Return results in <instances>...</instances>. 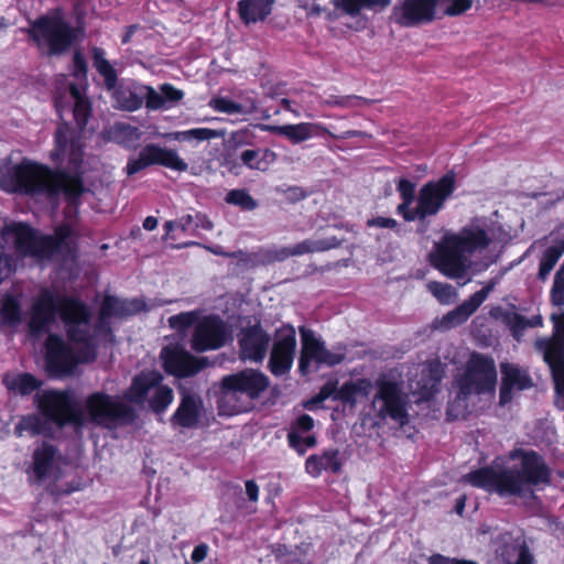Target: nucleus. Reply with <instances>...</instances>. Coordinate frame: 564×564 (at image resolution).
I'll return each mask as SVG.
<instances>
[{
  "label": "nucleus",
  "instance_id": "1",
  "mask_svg": "<svg viewBox=\"0 0 564 564\" xmlns=\"http://www.w3.org/2000/svg\"><path fill=\"white\" fill-rule=\"evenodd\" d=\"M511 460H519L510 468L479 467L465 475V481L501 498H535V490L552 482V469L542 454L534 449L516 447L509 452Z\"/></svg>",
  "mask_w": 564,
  "mask_h": 564
},
{
  "label": "nucleus",
  "instance_id": "2",
  "mask_svg": "<svg viewBox=\"0 0 564 564\" xmlns=\"http://www.w3.org/2000/svg\"><path fill=\"white\" fill-rule=\"evenodd\" d=\"M70 144L74 155L76 150H82L85 143ZM0 188L9 194L45 195L50 200H56L63 194L69 207H77L82 196L90 191L85 186L83 174L78 172L74 156L73 174L66 170H53L45 164L23 159L0 177Z\"/></svg>",
  "mask_w": 564,
  "mask_h": 564
},
{
  "label": "nucleus",
  "instance_id": "3",
  "mask_svg": "<svg viewBox=\"0 0 564 564\" xmlns=\"http://www.w3.org/2000/svg\"><path fill=\"white\" fill-rule=\"evenodd\" d=\"M73 76L76 83L61 76L55 91V107L62 123L55 131V141H75L86 138L85 129L91 113V104L86 95L87 65L77 52L73 59Z\"/></svg>",
  "mask_w": 564,
  "mask_h": 564
},
{
  "label": "nucleus",
  "instance_id": "4",
  "mask_svg": "<svg viewBox=\"0 0 564 564\" xmlns=\"http://www.w3.org/2000/svg\"><path fill=\"white\" fill-rule=\"evenodd\" d=\"M56 316L61 318L65 327L68 340H83V332H79V324H90L91 312L88 305L78 296L56 294L47 289L41 291L31 306L29 329L33 335H39L48 329L55 322Z\"/></svg>",
  "mask_w": 564,
  "mask_h": 564
},
{
  "label": "nucleus",
  "instance_id": "5",
  "mask_svg": "<svg viewBox=\"0 0 564 564\" xmlns=\"http://www.w3.org/2000/svg\"><path fill=\"white\" fill-rule=\"evenodd\" d=\"M455 189V174L447 172L438 180L425 183L419 191L416 206L411 207L415 200V184L402 177L397 183L401 203L395 212L406 223L417 221V232L425 234L430 225L427 218L437 215L444 208Z\"/></svg>",
  "mask_w": 564,
  "mask_h": 564
},
{
  "label": "nucleus",
  "instance_id": "6",
  "mask_svg": "<svg viewBox=\"0 0 564 564\" xmlns=\"http://www.w3.org/2000/svg\"><path fill=\"white\" fill-rule=\"evenodd\" d=\"M83 340H68L79 345L75 352L59 335L50 334L45 340V367L52 377H67L74 375L79 364H91L98 357V341L91 333L90 324H79Z\"/></svg>",
  "mask_w": 564,
  "mask_h": 564
},
{
  "label": "nucleus",
  "instance_id": "7",
  "mask_svg": "<svg viewBox=\"0 0 564 564\" xmlns=\"http://www.w3.org/2000/svg\"><path fill=\"white\" fill-rule=\"evenodd\" d=\"M7 232L14 236V248L21 256L37 259H52L55 254L68 249V239L73 236V227L63 223L53 235H40L26 223H12L7 226Z\"/></svg>",
  "mask_w": 564,
  "mask_h": 564
},
{
  "label": "nucleus",
  "instance_id": "8",
  "mask_svg": "<svg viewBox=\"0 0 564 564\" xmlns=\"http://www.w3.org/2000/svg\"><path fill=\"white\" fill-rule=\"evenodd\" d=\"M270 386L269 377L259 369L245 368L235 373L224 376L219 383V410L220 413L234 414L241 411L239 405L229 410L224 409V403L240 395L249 400L259 399Z\"/></svg>",
  "mask_w": 564,
  "mask_h": 564
},
{
  "label": "nucleus",
  "instance_id": "9",
  "mask_svg": "<svg viewBox=\"0 0 564 564\" xmlns=\"http://www.w3.org/2000/svg\"><path fill=\"white\" fill-rule=\"evenodd\" d=\"M85 411L93 424L108 429L119 424H133L139 416L132 405L101 391L93 392L86 398Z\"/></svg>",
  "mask_w": 564,
  "mask_h": 564
},
{
  "label": "nucleus",
  "instance_id": "10",
  "mask_svg": "<svg viewBox=\"0 0 564 564\" xmlns=\"http://www.w3.org/2000/svg\"><path fill=\"white\" fill-rule=\"evenodd\" d=\"M35 403L42 415L59 427L67 424L82 426L85 423L83 410L68 391L46 390L36 394Z\"/></svg>",
  "mask_w": 564,
  "mask_h": 564
},
{
  "label": "nucleus",
  "instance_id": "11",
  "mask_svg": "<svg viewBox=\"0 0 564 564\" xmlns=\"http://www.w3.org/2000/svg\"><path fill=\"white\" fill-rule=\"evenodd\" d=\"M459 394H484L494 392L497 384V369L491 357L473 352L465 372L457 379Z\"/></svg>",
  "mask_w": 564,
  "mask_h": 564
},
{
  "label": "nucleus",
  "instance_id": "12",
  "mask_svg": "<svg viewBox=\"0 0 564 564\" xmlns=\"http://www.w3.org/2000/svg\"><path fill=\"white\" fill-rule=\"evenodd\" d=\"M29 34L36 45L48 54H58L72 43V29L59 12H53L33 22Z\"/></svg>",
  "mask_w": 564,
  "mask_h": 564
},
{
  "label": "nucleus",
  "instance_id": "13",
  "mask_svg": "<svg viewBox=\"0 0 564 564\" xmlns=\"http://www.w3.org/2000/svg\"><path fill=\"white\" fill-rule=\"evenodd\" d=\"M377 389L373 397V403L380 402L377 416L381 420L387 417L405 424L408 422V394L403 391L402 383L380 375L376 381Z\"/></svg>",
  "mask_w": 564,
  "mask_h": 564
},
{
  "label": "nucleus",
  "instance_id": "14",
  "mask_svg": "<svg viewBox=\"0 0 564 564\" xmlns=\"http://www.w3.org/2000/svg\"><path fill=\"white\" fill-rule=\"evenodd\" d=\"M491 564H534L527 538L523 533L499 532L491 540Z\"/></svg>",
  "mask_w": 564,
  "mask_h": 564
},
{
  "label": "nucleus",
  "instance_id": "15",
  "mask_svg": "<svg viewBox=\"0 0 564 564\" xmlns=\"http://www.w3.org/2000/svg\"><path fill=\"white\" fill-rule=\"evenodd\" d=\"M430 262L451 279L463 278L469 267L465 252L452 234L443 236L442 240L435 245V250L430 254Z\"/></svg>",
  "mask_w": 564,
  "mask_h": 564
},
{
  "label": "nucleus",
  "instance_id": "16",
  "mask_svg": "<svg viewBox=\"0 0 564 564\" xmlns=\"http://www.w3.org/2000/svg\"><path fill=\"white\" fill-rule=\"evenodd\" d=\"M151 165H161L177 172H184L188 167L175 150L148 143L137 158H129L124 171L127 175L132 176Z\"/></svg>",
  "mask_w": 564,
  "mask_h": 564
},
{
  "label": "nucleus",
  "instance_id": "17",
  "mask_svg": "<svg viewBox=\"0 0 564 564\" xmlns=\"http://www.w3.org/2000/svg\"><path fill=\"white\" fill-rule=\"evenodd\" d=\"M296 350V332L292 325L275 329L268 362V369L274 377H282L292 369Z\"/></svg>",
  "mask_w": 564,
  "mask_h": 564
},
{
  "label": "nucleus",
  "instance_id": "18",
  "mask_svg": "<svg viewBox=\"0 0 564 564\" xmlns=\"http://www.w3.org/2000/svg\"><path fill=\"white\" fill-rule=\"evenodd\" d=\"M161 359L164 371L180 379L196 376L209 366L207 357L194 356L180 345L164 347Z\"/></svg>",
  "mask_w": 564,
  "mask_h": 564
},
{
  "label": "nucleus",
  "instance_id": "19",
  "mask_svg": "<svg viewBox=\"0 0 564 564\" xmlns=\"http://www.w3.org/2000/svg\"><path fill=\"white\" fill-rule=\"evenodd\" d=\"M230 337V332L220 316H205L195 327L191 346L196 352L217 350L224 347Z\"/></svg>",
  "mask_w": 564,
  "mask_h": 564
},
{
  "label": "nucleus",
  "instance_id": "20",
  "mask_svg": "<svg viewBox=\"0 0 564 564\" xmlns=\"http://www.w3.org/2000/svg\"><path fill=\"white\" fill-rule=\"evenodd\" d=\"M237 338L238 354L241 361L261 364L264 360L271 343V336L262 327L260 321L241 327Z\"/></svg>",
  "mask_w": 564,
  "mask_h": 564
},
{
  "label": "nucleus",
  "instance_id": "21",
  "mask_svg": "<svg viewBox=\"0 0 564 564\" xmlns=\"http://www.w3.org/2000/svg\"><path fill=\"white\" fill-rule=\"evenodd\" d=\"M437 0H399L393 7L391 20L405 28L431 22L436 12Z\"/></svg>",
  "mask_w": 564,
  "mask_h": 564
},
{
  "label": "nucleus",
  "instance_id": "22",
  "mask_svg": "<svg viewBox=\"0 0 564 564\" xmlns=\"http://www.w3.org/2000/svg\"><path fill=\"white\" fill-rule=\"evenodd\" d=\"M279 134L292 141H305L307 139H351L365 138L358 130L332 131L318 123H299L278 128Z\"/></svg>",
  "mask_w": 564,
  "mask_h": 564
},
{
  "label": "nucleus",
  "instance_id": "23",
  "mask_svg": "<svg viewBox=\"0 0 564 564\" xmlns=\"http://www.w3.org/2000/svg\"><path fill=\"white\" fill-rule=\"evenodd\" d=\"M501 383L499 390V404L505 406L513 399V391H523L533 387V380L527 370L510 362L500 364Z\"/></svg>",
  "mask_w": 564,
  "mask_h": 564
},
{
  "label": "nucleus",
  "instance_id": "24",
  "mask_svg": "<svg viewBox=\"0 0 564 564\" xmlns=\"http://www.w3.org/2000/svg\"><path fill=\"white\" fill-rule=\"evenodd\" d=\"M163 382V376L158 370H141L132 377L130 386L123 391L122 400L127 404L143 406L150 392Z\"/></svg>",
  "mask_w": 564,
  "mask_h": 564
},
{
  "label": "nucleus",
  "instance_id": "25",
  "mask_svg": "<svg viewBox=\"0 0 564 564\" xmlns=\"http://www.w3.org/2000/svg\"><path fill=\"white\" fill-rule=\"evenodd\" d=\"M203 400L195 393L184 391L175 412L170 417L174 429H197L202 417Z\"/></svg>",
  "mask_w": 564,
  "mask_h": 564
},
{
  "label": "nucleus",
  "instance_id": "26",
  "mask_svg": "<svg viewBox=\"0 0 564 564\" xmlns=\"http://www.w3.org/2000/svg\"><path fill=\"white\" fill-rule=\"evenodd\" d=\"M334 248L327 240L305 239L292 247H282L279 249H261V264L282 262L290 257L302 256L305 253L323 252Z\"/></svg>",
  "mask_w": 564,
  "mask_h": 564
},
{
  "label": "nucleus",
  "instance_id": "27",
  "mask_svg": "<svg viewBox=\"0 0 564 564\" xmlns=\"http://www.w3.org/2000/svg\"><path fill=\"white\" fill-rule=\"evenodd\" d=\"M100 310L102 318H126L147 311V304L141 299L121 300L115 295L107 294L100 304Z\"/></svg>",
  "mask_w": 564,
  "mask_h": 564
},
{
  "label": "nucleus",
  "instance_id": "28",
  "mask_svg": "<svg viewBox=\"0 0 564 564\" xmlns=\"http://www.w3.org/2000/svg\"><path fill=\"white\" fill-rule=\"evenodd\" d=\"M538 349L543 352V359L550 367L553 382L564 377V338L554 336L538 341Z\"/></svg>",
  "mask_w": 564,
  "mask_h": 564
},
{
  "label": "nucleus",
  "instance_id": "29",
  "mask_svg": "<svg viewBox=\"0 0 564 564\" xmlns=\"http://www.w3.org/2000/svg\"><path fill=\"white\" fill-rule=\"evenodd\" d=\"M495 283L489 282L481 290L475 292L460 305L448 312L444 316V322L451 325H459L465 323L486 301L489 293L494 290Z\"/></svg>",
  "mask_w": 564,
  "mask_h": 564
},
{
  "label": "nucleus",
  "instance_id": "30",
  "mask_svg": "<svg viewBox=\"0 0 564 564\" xmlns=\"http://www.w3.org/2000/svg\"><path fill=\"white\" fill-rule=\"evenodd\" d=\"M142 102L151 110L167 109L183 98V91L176 89L170 84L160 86V90H155L150 86L141 85Z\"/></svg>",
  "mask_w": 564,
  "mask_h": 564
},
{
  "label": "nucleus",
  "instance_id": "31",
  "mask_svg": "<svg viewBox=\"0 0 564 564\" xmlns=\"http://www.w3.org/2000/svg\"><path fill=\"white\" fill-rule=\"evenodd\" d=\"M343 462L337 448L325 449L321 455L313 454L305 460V469L312 477H319L323 471L339 474Z\"/></svg>",
  "mask_w": 564,
  "mask_h": 564
},
{
  "label": "nucleus",
  "instance_id": "32",
  "mask_svg": "<svg viewBox=\"0 0 564 564\" xmlns=\"http://www.w3.org/2000/svg\"><path fill=\"white\" fill-rule=\"evenodd\" d=\"M116 107L134 111L142 106L141 85L132 82H120L119 85L110 91Z\"/></svg>",
  "mask_w": 564,
  "mask_h": 564
},
{
  "label": "nucleus",
  "instance_id": "33",
  "mask_svg": "<svg viewBox=\"0 0 564 564\" xmlns=\"http://www.w3.org/2000/svg\"><path fill=\"white\" fill-rule=\"evenodd\" d=\"M2 384L9 392L26 397L39 390L43 382L30 372H19L15 375L7 372L2 376Z\"/></svg>",
  "mask_w": 564,
  "mask_h": 564
},
{
  "label": "nucleus",
  "instance_id": "34",
  "mask_svg": "<svg viewBox=\"0 0 564 564\" xmlns=\"http://www.w3.org/2000/svg\"><path fill=\"white\" fill-rule=\"evenodd\" d=\"M452 235L465 253H473L478 249H486L491 243V238L488 232L480 227H464L459 234Z\"/></svg>",
  "mask_w": 564,
  "mask_h": 564
},
{
  "label": "nucleus",
  "instance_id": "35",
  "mask_svg": "<svg viewBox=\"0 0 564 564\" xmlns=\"http://www.w3.org/2000/svg\"><path fill=\"white\" fill-rule=\"evenodd\" d=\"M302 349L299 358V371L302 376L311 372V362H317L324 343L310 330L301 328Z\"/></svg>",
  "mask_w": 564,
  "mask_h": 564
},
{
  "label": "nucleus",
  "instance_id": "36",
  "mask_svg": "<svg viewBox=\"0 0 564 564\" xmlns=\"http://www.w3.org/2000/svg\"><path fill=\"white\" fill-rule=\"evenodd\" d=\"M274 0H239L237 9L245 24L263 21L272 11Z\"/></svg>",
  "mask_w": 564,
  "mask_h": 564
},
{
  "label": "nucleus",
  "instance_id": "37",
  "mask_svg": "<svg viewBox=\"0 0 564 564\" xmlns=\"http://www.w3.org/2000/svg\"><path fill=\"white\" fill-rule=\"evenodd\" d=\"M56 447L47 442H43L41 446L33 452V473L37 480L45 479L53 469Z\"/></svg>",
  "mask_w": 564,
  "mask_h": 564
},
{
  "label": "nucleus",
  "instance_id": "38",
  "mask_svg": "<svg viewBox=\"0 0 564 564\" xmlns=\"http://www.w3.org/2000/svg\"><path fill=\"white\" fill-rule=\"evenodd\" d=\"M91 54L94 67L104 78V85L110 93L119 85L117 72L111 63L106 58V52L102 48L94 47Z\"/></svg>",
  "mask_w": 564,
  "mask_h": 564
},
{
  "label": "nucleus",
  "instance_id": "39",
  "mask_svg": "<svg viewBox=\"0 0 564 564\" xmlns=\"http://www.w3.org/2000/svg\"><path fill=\"white\" fill-rule=\"evenodd\" d=\"M169 141H208L210 139H226L224 129L196 128L180 132L164 134Z\"/></svg>",
  "mask_w": 564,
  "mask_h": 564
},
{
  "label": "nucleus",
  "instance_id": "40",
  "mask_svg": "<svg viewBox=\"0 0 564 564\" xmlns=\"http://www.w3.org/2000/svg\"><path fill=\"white\" fill-rule=\"evenodd\" d=\"M1 323L9 327L18 326L22 321L21 304L13 295H6L0 305Z\"/></svg>",
  "mask_w": 564,
  "mask_h": 564
},
{
  "label": "nucleus",
  "instance_id": "41",
  "mask_svg": "<svg viewBox=\"0 0 564 564\" xmlns=\"http://www.w3.org/2000/svg\"><path fill=\"white\" fill-rule=\"evenodd\" d=\"M153 390V395L148 400L149 408L155 414H162L166 411V409L172 404L174 400L173 389L161 382Z\"/></svg>",
  "mask_w": 564,
  "mask_h": 564
},
{
  "label": "nucleus",
  "instance_id": "42",
  "mask_svg": "<svg viewBox=\"0 0 564 564\" xmlns=\"http://www.w3.org/2000/svg\"><path fill=\"white\" fill-rule=\"evenodd\" d=\"M225 200L227 204L238 206L246 212L254 210L258 207V202L245 188L229 191Z\"/></svg>",
  "mask_w": 564,
  "mask_h": 564
},
{
  "label": "nucleus",
  "instance_id": "43",
  "mask_svg": "<svg viewBox=\"0 0 564 564\" xmlns=\"http://www.w3.org/2000/svg\"><path fill=\"white\" fill-rule=\"evenodd\" d=\"M562 256V250H560L554 243L547 247L540 260L538 272L539 279H546Z\"/></svg>",
  "mask_w": 564,
  "mask_h": 564
},
{
  "label": "nucleus",
  "instance_id": "44",
  "mask_svg": "<svg viewBox=\"0 0 564 564\" xmlns=\"http://www.w3.org/2000/svg\"><path fill=\"white\" fill-rule=\"evenodd\" d=\"M212 105L216 110L227 113H249L256 109L253 100H248L247 105L243 106L228 98H215L213 99Z\"/></svg>",
  "mask_w": 564,
  "mask_h": 564
},
{
  "label": "nucleus",
  "instance_id": "45",
  "mask_svg": "<svg viewBox=\"0 0 564 564\" xmlns=\"http://www.w3.org/2000/svg\"><path fill=\"white\" fill-rule=\"evenodd\" d=\"M43 422L36 414H29L23 416L14 427V434L18 437L23 435V432H29L32 436L40 435L43 432Z\"/></svg>",
  "mask_w": 564,
  "mask_h": 564
},
{
  "label": "nucleus",
  "instance_id": "46",
  "mask_svg": "<svg viewBox=\"0 0 564 564\" xmlns=\"http://www.w3.org/2000/svg\"><path fill=\"white\" fill-rule=\"evenodd\" d=\"M289 446L294 449L299 455H304L307 448H312L316 445L317 441L314 435L303 437L297 431L291 430L288 433Z\"/></svg>",
  "mask_w": 564,
  "mask_h": 564
},
{
  "label": "nucleus",
  "instance_id": "47",
  "mask_svg": "<svg viewBox=\"0 0 564 564\" xmlns=\"http://www.w3.org/2000/svg\"><path fill=\"white\" fill-rule=\"evenodd\" d=\"M475 0H437L440 7L447 15H459L469 10Z\"/></svg>",
  "mask_w": 564,
  "mask_h": 564
},
{
  "label": "nucleus",
  "instance_id": "48",
  "mask_svg": "<svg viewBox=\"0 0 564 564\" xmlns=\"http://www.w3.org/2000/svg\"><path fill=\"white\" fill-rule=\"evenodd\" d=\"M345 357H346V347L345 346L340 347L339 351L333 352L329 349H327L324 344L316 364L318 366L325 365L327 367H334L336 365L341 364L344 361Z\"/></svg>",
  "mask_w": 564,
  "mask_h": 564
},
{
  "label": "nucleus",
  "instance_id": "49",
  "mask_svg": "<svg viewBox=\"0 0 564 564\" xmlns=\"http://www.w3.org/2000/svg\"><path fill=\"white\" fill-rule=\"evenodd\" d=\"M551 300L557 306L564 305V262L555 274L551 290Z\"/></svg>",
  "mask_w": 564,
  "mask_h": 564
},
{
  "label": "nucleus",
  "instance_id": "50",
  "mask_svg": "<svg viewBox=\"0 0 564 564\" xmlns=\"http://www.w3.org/2000/svg\"><path fill=\"white\" fill-rule=\"evenodd\" d=\"M356 398L357 394L352 381H347L343 383V386L339 389L336 388L334 400H339L345 404L355 406L357 402Z\"/></svg>",
  "mask_w": 564,
  "mask_h": 564
},
{
  "label": "nucleus",
  "instance_id": "51",
  "mask_svg": "<svg viewBox=\"0 0 564 564\" xmlns=\"http://www.w3.org/2000/svg\"><path fill=\"white\" fill-rule=\"evenodd\" d=\"M325 105L341 107V108H352L358 107L362 102L361 98L356 96H335L330 95L324 101Z\"/></svg>",
  "mask_w": 564,
  "mask_h": 564
},
{
  "label": "nucleus",
  "instance_id": "52",
  "mask_svg": "<svg viewBox=\"0 0 564 564\" xmlns=\"http://www.w3.org/2000/svg\"><path fill=\"white\" fill-rule=\"evenodd\" d=\"M230 259H236L238 263L245 265L256 267L261 264V250L259 252L231 251Z\"/></svg>",
  "mask_w": 564,
  "mask_h": 564
},
{
  "label": "nucleus",
  "instance_id": "53",
  "mask_svg": "<svg viewBox=\"0 0 564 564\" xmlns=\"http://www.w3.org/2000/svg\"><path fill=\"white\" fill-rule=\"evenodd\" d=\"M113 130L116 138L121 139L120 141H133L134 139L140 138L138 129L126 122H116Z\"/></svg>",
  "mask_w": 564,
  "mask_h": 564
},
{
  "label": "nucleus",
  "instance_id": "54",
  "mask_svg": "<svg viewBox=\"0 0 564 564\" xmlns=\"http://www.w3.org/2000/svg\"><path fill=\"white\" fill-rule=\"evenodd\" d=\"M260 155V150H246L241 153L240 159L248 167L264 171L265 164L262 163Z\"/></svg>",
  "mask_w": 564,
  "mask_h": 564
},
{
  "label": "nucleus",
  "instance_id": "55",
  "mask_svg": "<svg viewBox=\"0 0 564 564\" xmlns=\"http://www.w3.org/2000/svg\"><path fill=\"white\" fill-rule=\"evenodd\" d=\"M364 0H334L336 9L349 15H356L364 9Z\"/></svg>",
  "mask_w": 564,
  "mask_h": 564
},
{
  "label": "nucleus",
  "instance_id": "56",
  "mask_svg": "<svg viewBox=\"0 0 564 564\" xmlns=\"http://www.w3.org/2000/svg\"><path fill=\"white\" fill-rule=\"evenodd\" d=\"M430 290L433 295L442 302L448 301L453 294V286L442 282H432L430 284Z\"/></svg>",
  "mask_w": 564,
  "mask_h": 564
},
{
  "label": "nucleus",
  "instance_id": "57",
  "mask_svg": "<svg viewBox=\"0 0 564 564\" xmlns=\"http://www.w3.org/2000/svg\"><path fill=\"white\" fill-rule=\"evenodd\" d=\"M169 323L170 326L173 328H187L193 323V313H181L177 315H173L170 317Z\"/></svg>",
  "mask_w": 564,
  "mask_h": 564
},
{
  "label": "nucleus",
  "instance_id": "58",
  "mask_svg": "<svg viewBox=\"0 0 564 564\" xmlns=\"http://www.w3.org/2000/svg\"><path fill=\"white\" fill-rule=\"evenodd\" d=\"M367 226L368 227H377V228L395 229L399 226V223L394 218H391V217L377 216V217L368 219Z\"/></svg>",
  "mask_w": 564,
  "mask_h": 564
},
{
  "label": "nucleus",
  "instance_id": "59",
  "mask_svg": "<svg viewBox=\"0 0 564 564\" xmlns=\"http://www.w3.org/2000/svg\"><path fill=\"white\" fill-rule=\"evenodd\" d=\"M335 391L336 383L327 382L319 389L318 393L313 397L310 402L314 404L321 403L327 400L329 397L335 395Z\"/></svg>",
  "mask_w": 564,
  "mask_h": 564
},
{
  "label": "nucleus",
  "instance_id": "60",
  "mask_svg": "<svg viewBox=\"0 0 564 564\" xmlns=\"http://www.w3.org/2000/svg\"><path fill=\"white\" fill-rule=\"evenodd\" d=\"M511 330L513 334L522 333L530 327V318L516 313L510 322Z\"/></svg>",
  "mask_w": 564,
  "mask_h": 564
},
{
  "label": "nucleus",
  "instance_id": "61",
  "mask_svg": "<svg viewBox=\"0 0 564 564\" xmlns=\"http://www.w3.org/2000/svg\"><path fill=\"white\" fill-rule=\"evenodd\" d=\"M352 383L356 389V394L365 397V398L369 397V394L371 393V390L373 388V383L368 378H359V379L352 381Z\"/></svg>",
  "mask_w": 564,
  "mask_h": 564
},
{
  "label": "nucleus",
  "instance_id": "62",
  "mask_svg": "<svg viewBox=\"0 0 564 564\" xmlns=\"http://www.w3.org/2000/svg\"><path fill=\"white\" fill-rule=\"evenodd\" d=\"M314 427V420L308 414H301L294 424V427L292 430L300 432H310Z\"/></svg>",
  "mask_w": 564,
  "mask_h": 564
},
{
  "label": "nucleus",
  "instance_id": "63",
  "mask_svg": "<svg viewBox=\"0 0 564 564\" xmlns=\"http://www.w3.org/2000/svg\"><path fill=\"white\" fill-rule=\"evenodd\" d=\"M214 227L213 221L203 213H195L194 215V230L202 228L204 230H212Z\"/></svg>",
  "mask_w": 564,
  "mask_h": 564
},
{
  "label": "nucleus",
  "instance_id": "64",
  "mask_svg": "<svg viewBox=\"0 0 564 564\" xmlns=\"http://www.w3.org/2000/svg\"><path fill=\"white\" fill-rule=\"evenodd\" d=\"M177 229L183 232H188L194 230V215L186 214L182 215L177 219Z\"/></svg>",
  "mask_w": 564,
  "mask_h": 564
}]
</instances>
